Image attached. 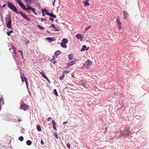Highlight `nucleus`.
<instances>
[{"label": "nucleus", "instance_id": "obj_51", "mask_svg": "<svg viewBox=\"0 0 149 149\" xmlns=\"http://www.w3.org/2000/svg\"><path fill=\"white\" fill-rule=\"evenodd\" d=\"M13 52L15 54L16 52L15 49L13 50Z\"/></svg>", "mask_w": 149, "mask_h": 149}, {"label": "nucleus", "instance_id": "obj_47", "mask_svg": "<svg viewBox=\"0 0 149 149\" xmlns=\"http://www.w3.org/2000/svg\"><path fill=\"white\" fill-rule=\"evenodd\" d=\"M12 48L13 49V50L15 49V48L13 46H12Z\"/></svg>", "mask_w": 149, "mask_h": 149}, {"label": "nucleus", "instance_id": "obj_44", "mask_svg": "<svg viewBox=\"0 0 149 149\" xmlns=\"http://www.w3.org/2000/svg\"><path fill=\"white\" fill-rule=\"evenodd\" d=\"M52 119V118L51 117H49L47 119V120L50 121V120Z\"/></svg>", "mask_w": 149, "mask_h": 149}, {"label": "nucleus", "instance_id": "obj_40", "mask_svg": "<svg viewBox=\"0 0 149 149\" xmlns=\"http://www.w3.org/2000/svg\"><path fill=\"white\" fill-rule=\"evenodd\" d=\"M50 27H52L53 28H55V26L54 25V24H52L50 26Z\"/></svg>", "mask_w": 149, "mask_h": 149}, {"label": "nucleus", "instance_id": "obj_26", "mask_svg": "<svg viewBox=\"0 0 149 149\" xmlns=\"http://www.w3.org/2000/svg\"><path fill=\"white\" fill-rule=\"evenodd\" d=\"M42 16H45V12H47V11L45 9H43L42 11Z\"/></svg>", "mask_w": 149, "mask_h": 149}, {"label": "nucleus", "instance_id": "obj_39", "mask_svg": "<svg viewBox=\"0 0 149 149\" xmlns=\"http://www.w3.org/2000/svg\"><path fill=\"white\" fill-rule=\"evenodd\" d=\"M45 78L46 79H47V81L49 82V83H50V80L49 79H48V78L47 77H45Z\"/></svg>", "mask_w": 149, "mask_h": 149}, {"label": "nucleus", "instance_id": "obj_28", "mask_svg": "<svg viewBox=\"0 0 149 149\" xmlns=\"http://www.w3.org/2000/svg\"><path fill=\"white\" fill-rule=\"evenodd\" d=\"M54 58L53 59H52L51 60L52 63H53L54 64H55L56 63V60L54 58V57H53Z\"/></svg>", "mask_w": 149, "mask_h": 149}, {"label": "nucleus", "instance_id": "obj_30", "mask_svg": "<svg viewBox=\"0 0 149 149\" xmlns=\"http://www.w3.org/2000/svg\"><path fill=\"white\" fill-rule=\"evenodd\" d=\"M91 28V26H87L85 29L84 31L85 32L87 31L88 29H90Z\"/></svg>", "mask_w": 149, "mask_h": 149}, {"label": "nucleus", "instance_id": "obj_16", "mask_svg": "<svg viewBox=\"0 0 149 149\" xmlns=\"http://www.w3.org/2000/svg\"><path fill=\"white\" fill-rule=\"evenodd\" d=\"M123 15L124 19H126L128 16V13L126 12L125 11H124Z\"/></svg>", "mask_w": 149, "mask_h": 149}, {"label": "nucleus", "instance_id": "obj_58", "mask_svg": "<svg viewBox=\"0 0 149 149\" xmlns=\"http://www.w3.org/2000/svg\"><path fill=\"white\" fill-rule=\"evenodd\" d=\"M72 77H74V75H72Z\"/></svg>", "mask_w": 149, "mask_h": 149}, {"label": "nucleus", "instance_id": "obj_32", "mask_svg": "<svg viewBox=\"0 0 149 149\" xmlns=\"http://www.w3.org/2000/svg\"><path fill=\"white\" fill-rule=\"evenodd\" d=\"M54 94H55V95H56V96H58V93H57V92L56 91V89H54Z\"/></svg>", "mask_w": 149, "mask_h": 149}, {"label": "nucleus", "instance_id": "obj_2", "mask_svg": "<svg viewBox=\"0 0 149 149\" xmlns=\"http://www.w3.org/2000/svg\"><path fill=\"white\" fill-rule=\"evenodd\" d=\"M26 6L22 8L24 10H26L29 13H31V10L34 13L35 15H36L37 13L36 12V9L33 8H32L31 6H29V5H26Z\"/></svg>", "mask_w": 149, "mask_h": 149}, {"label": "nucleus", "instance_id": "obj_64", "mask_svg": "<svg viewBox=\"0 0 149 149\" xmlns=\"http://www.w3.org/2000/svg\"><path fill=\"white\" fill-rule=\"evenodd\" d=\"M0 16L1 17V13H0Z\"/></svg>", "mask_w": 149, "mask_h": 149}, {"label": "nucleus", "instance_id": "obj_24", "mask_svg": "<svg viewBox=\"0 0 149 149\" xmlns=\"http://www.w3.org/2000/svg\"><path fill=\"white\" fill-rule=\"evenodd\" d=\"M36 129L38 131H41L40 126L38 125H37Z\"/></svg>", "mask_w": 149, "mask_h": 149}, {"label": "nucleus", "instance_id": "obj_17", "mask_svg": "<svg viewBox=\"0 0 149 149\" xmlns=\"http://www.w3.org/2000/svg\"><path fill=\"white\" fill-rule=\"evenodd\" d=\"M88 0L84 1H83V3H84L85 6H88L89 5V3L88 2Z\"/></svg>", "mask_w": 149, "mask_h": 149}, {"label": "nucleus", "instance_id": "obj_60", "mask_svg": "<svg viewBox=\"0 0 149 149\" xmlns=\"http://www.w3.org/2000/svg\"><path fill=\"white\" fill-rule=\"evenodd\" d=\"M88 48H86V51H87V50H88Z\"/></svg>", "mask_w": 149, "mask_h": 149}, {"label": "nucleus", "instance_id": "obj_21", "mask_svg": "<svg viewBox=\"0 0 149 149\" xmlns=\"http://www.w3.org/2000/svg\"><path fill=\"white\" fill-rule=\"evenodd\" d=\"M75 61H71L70 63H69L68 64V65L70 66L74 64H75Z\"/></svg>", "mask_w": 149, "mask_h": 149}, {"label": "nucleus", "instance_id": "obj_3", "mask_svg": "<svg viewBox=\"0 0 149 149\" xmlns=\"http://www.w3.org/2000/svg\"><path fill=\"white\" fill-rule=\"evenodd\" d=\"M5 19L7 27L9 29L11 27L12 24L11 16L10 15H9L8 16L6 15L5 18Z\"/></svg>", "mask_w": 149, "mask_h": 149}, {"label": "nucleus", "instance_id": "obj_14", "mask_svg": "<svg viewBox=\"0 0 149 149\" xmlns=\"http://www.w3.org/2000/svg\"><path fill=\"white\" fill-rule=\"evenodd\" d=\"M18 3H19L20 6L22 7V8H23L24 7H25V6L23 2L21 0H19L18 1Z\"/></svg>", "mask_w": 149, "mask_h": 149}, {"label": "nucleus", "instance_id": "obj_25", "mask_svg": "<svg viewBox=\"0 0 149 149\" xmlns=\"http://www.w3.org/2000/svg\"><path fill=\"white\" fill-rule=\"evenodd\" d=\"M40 73L41 75L42 76L44 77V78H45V77H47L46 76V75L45 74L44 72L43 71H41L40 72Z\"/></svg>", "mask_w": 149, "mask_h": 149}, {"label": "nucleus", "instance_id": "obj_43", "mask_svg": "<svg viewBox=\"0 0 149 149\" xmlns=\"http://www.w3.org/2000/svg\"><path fill=\"white\" fill-rule=\"evenodd\" d=\"M40 143H41V144L42 145H43L44 144V142H43V141H42V140H41V141Z\"/></svg>", "mask_w": 149, "mask_h": 149}, {"label": "nucleus", "instance_id": "obj_53", "mask_svg": "<svg viewBox=\"0 0 149 149\" xmlns=\"http://www.w3.org/2000/svg\"><path fill=\"white\" fill-rule=\"evenodd\" d=\"M13 32V31H10L9 32V33H12Z\"/></svg>", "mask_w": 149, "mask_h": 149}, {"label": "nucleus", "instance_id": "obj_41", "mask_svg": "<svg viewBox=\"0 0 149 149\" xmlns=\"http://www.w3.org/2000/svg\"><path fill=\"white\" fill-rule=\"evenodd\" d=\"M21 79H22V82H24V79H23V77H22V75H21Z\"/></svg>", "mask_w": 149, "mask_h": 149}, {"label": "nucleus", "instance_id": "obj_15", "mask_svg": "<svg viewBox=\"0 0 149 149\" xmlns=\"http://www.w3.org/2000/svg\"><path fill=\"white\" fill-rule=\"evenodd\" d=\"M79 83L80 85H79V86H80V87L82 89V87H84V84L83 81H81L79 82Z\"/></svg>", "mask_w": 149, "mask_h": 149}, {"label": "nucleus", "instance_id": "obj_63", "mask_svg": "<svg viewBox=\"0 0 149 149\" xmlns=\"http://www.w3.org/2000/svg\"><path fill=\"white\" fill-rule=\"evenodd\" d=\"M19 0H17V2H18V1H19Z\"/></svg>", "mask_w": 149, "mask_h": 149}, {"label": "nucleus", "instance_id": "obj_52", "mask_svg": "<svg viewBox=\"0 0 149 149\" xmlns=\"http://www.w3.org/2000/svg\"><path fill=\"white\" fill-rule=\"evenodd\" d=\"M13 52L15 54L16 52L15 49L13 50Z\"/></svg>", "mask_w": 149, "mask_h": 149}, {"label": "nucleus", "instance_id": "obj_31", "mask_svg": "<svg viewBox=\"0 0 149 149\" xmlns=\"http://www.w3.org/2000/svg\"><path fill=\"white\" fill-rule=\"evenodd\" d=\"M19 140L20 141H22L24 139V138L22 136H20L18 138Z\"/></svg>", "mask_w": 149, "mask_h": 149}, {"label": "nucleus", "instance_id": "obj_7", "mask_svg": "<svg viewBox=\"0 0 149 149\" xmlns=\"http://www.w3.org/2000/svg\"><path fill=\"white\" fill-rule=\"evenodd\" d=\"M116 21L117 23V24L118 25V30L120 31V30L121 27V26L122 25V23L120 22L119 16L118 17V18L116 19Z\"/></svg>", "mask_w": 149, "mask_h": 149}, {"label": "nucleus", "instance_id": "obj_8", "mask_svg": "<svg viewBox=\"0 0 149 149\" xmlns=\"http://www.w3.org/2000/svg\"><path fill=\"white\" fill-rule=\"evenodd\" d=\"M38 0H25V1L27 4H31L32 3H36L38 2Z\"/></svg>", "mask_w": 149, "mask_h": 149}, {"label": "nucleus", "instance_id": "obj_6", "mask_svg": "<svg viewBox=\"0 0 149 149\" xmlns=\"http://www.w3.org/2000/svg\"><path fill=\"white\" fill-rule=\"evenodd\" d=\"M29 107V106L24 104H22L20 105V109L24 111L26 110Z\"/></svg>", "mask_w": 149, "mask_h": 149}, {"label": "nucleus", "instance_id": "obj_10", "mask_svg": "<svg viewBox=\"0 0 149 149\" xmlns=\"http://www.w3.org/2000/svg\"><path fill=\"white\" fill-rule=\"evenodd\" d=\"M45 39L48 41L49 42H52L53 41H55L56 40V39L54 37H47L45 38Z\"/></svg>", "mask_w": 149, "mask_h": 149}, {"label": "nucleus", "instance_id": "obj_57", "mask_svg": "<svg viewBox=\"0 0 149 149\" xmlns=\"http://www.w3.org/2000/svg\"><path fill=\"white\" fill-rule=\"evenodd\" d=\"M21 55L22 56H23V55L22 52H21Z\"/></svg>", "mask_w": 149, "mask_h": 149}, {"label": "nucleus", "instance_id": "obj_46", "mask_svg": "<svg viewBox=\"0 0 149 149\" xmlns=\"http://www.w3.org/2000/svg\"><path fill=\"white\" fill-rule=\"evenodd\" d=\"M107 128H108L107 127L105 129V132H104V134L106 133V131H107Z\"/></svg>", "mask_w": 149, "mask_h": 149}, {"label": "nucleus", "instance_id": "obj_48", "mask_svg": "<svg viewBox=\"0 0 149 149\" xmlns=\"http://www.w3.org/2000/svg\"><path fill=\"white\" fill-rule=\"evenodd\" d=\"M7 34L8 36H9L10 35V33L8 32H7Z\"/></svg>", "mask_w": 149, "mask_h": 149}, {"label": "nucleus", "instance_id": "obj_33", "mask_svg": "<svg viewBox=\"0 0 149 149\" xmlns=\"http://www.w3.org/2000/svg\"><path fill=\"white\" fill-rule=\"evenodd\" d=\"M38 26L41 30H42L44 29L43 27L41 26L40 25H38Z\"/></svg>", "mask_w": 149, "mask_h": 149}, {"label": "nucleus", "instance_id": "obj_1", "mask_svg": "<svg viewBox=\"0 0 149 149\" xmlns=\"http://www.w3.org/2000/svg\"><path fill=\"white\" fill-rule=\"evenodd\" d=\"M130 133V131L128 128L125 129L123 131H120V135L123 138L128 137Z\"/></svg>", "mask_w": 149, "mask_h": 149}, {"label": "nucleus", "instance_id": "obj_36", "mask_svg": "<svg viewBox=\"0 0 149 149\" xmlns=\"http://www.w3.org/2000/svg\"><path fill=\"white\" fill-rule=\"evenodd\" d=\"M54 136H55V137H56V138L57 139H58V135H57V134H56L54 133Z\"/></svg>", "mask_w": 149, "mask_h": 149}, {"label": "nucleus", "instance_id": "obj_54", "mask_svg": "<svg viewBox=\"0 0 149 149\" xmlns=\"http://www.w3.org/2000/svg\"><path fill=\"white\" fill-rule=\"evenodd\" d=\"M6 4H3V7H4L6 6Z\"/></svg>", "mask_w": 149, "mask_h": 149}, {"label": "nucleus", "instance_id": "obj_37", "mask_svg": "<svg viewBox=\"0 0 149 149\" xmlns=\"http://www.w3.org/2000/svg\"><path fill=\"white\" fill-rule=\"evenodd\" d=\"M70 72V71L69 70H64L63 71V73H69Z\"/></svg>", "mask_w": 149, "mask_h": 149}, {"label": "nucleus", "instance_id": "obj_55", "mask_svg": "<svg viewBox=\"0 0 149 149\" xmlns=\"http://www.w3.org/2000/svg\"><path fill=\"white\" fill-rule=\"evenodd\" d=\"M18 51L19 52H20V53H21V52H22V51H20V50H19Z\"/></svg>", "mask_w": 149, "mask_h": 149}, {"label": "nucleus", "instance_id": "obj_38", "mask_svg": "<svg viewBox=\"0 0 149 149\" xmlns=\"http://www.w3.org/2000/svg\"><path fill=\"white\" fill-rule=\"evenodd\" d=\"M67 146L69 148H70V143H67Z\"/></svg>", "mask_w": 149, "mask_h": 149}, {"label": "nucleus", "instance_id": "obj_9", "mask_svg": "<svg viewBox=\"0 0 149 149\" xmlns=\"http://www.w3.org/2000/svg\"><path fill=\"white\" fill-rule=\"evenodd\" d=\"M19 14H20L25 19H26L28 21H30V19L27 17L26 15L24 14L23 13L21 12L20 11L19 12Z\"/></svg>", "mask_w": 149, "mask_h": 149}, {"label": "nucleus", "instance_id": "obj_45", "mask_svg": "<svg viewBox=\"0 0 149 149\" xmlns=\"http://www.w3.org/2000/svg\"><path fill=\"white\" fill-rule=\"evenodd\" d=\"M49 19L52 20V21L53 22L54 20V19L50 17L49 18Z\"/></svg>", "mask_w": 149, "mask_h": 149}, {"label": "nucleus", "instance_id": "obj_42", "mask_svg": "<svg viewBox=\"0 0 149 149\" xmlns=\"http://www.w3.org/2000/svg\"><path fill=\"white\" fill-rule=\"evenodd\" d=\"M55 0H53V1H52V4L54 6V3L55 2Z\"/></svg>", "mask_w": 149, "mask_h": 149}, {"label": "nucleus", "instance_id": "obj_62", "mask_svg": "<svg viewBox=\"0 0 149 149\" xmlns=\"http://www.w3.org/2000/svg\"><path fill=\"white\" fill-rule=\"evenodd\" d=\"M28 43L29 42V40H28L27 41V42Z\"/></svg>", "mask_w": 149, "mask_h": 149}, {"label": "nucleus", "instance_id": "obj_4", "mask_svg": "<svg viewBox=\"0 0 149 149\" xmlns=\"http://www.w3.org/2000/svg\"><path fill=\"white\" fill-rule=\"evenodd\" d=\"M8 6L12 10L16 13L19 14V12L17 11V9L15 6L9 1L7 2Z\"/></svg>", "mask_w": 149, "mask_h": 149}, {"label": "nucleus", "instance_id": "obj_18", "mask_svg": "<svg viewBox=\"0 0 149 149\" xmlns=\"http://www.w3.org/2000/svg\"><path fill=\"white\" fill-rule=\"evenodd\" d=\"M61 53V51L60 50H57L55 52L54 55L56 56H58Z\"/></svg>", "mask_w": 149, "mask_h": 149}, {"label": "nucleus", "instance_id": "obj_59", "mask_svg": "<svg viewBox=\"0 0 149 149\" xmlns=\"http://www.w3.org/2000/svg\"><path fill=\"white\" fill-rule=\"evenodd\" d=\"M24 58L23 56H22V58L23 59Z\"/></svg>", "mask_w": 149, "mask_h": 149}, {"label": "nucleus", "instance_id": "obj_27", "mask_svg": "<svg viewBox=\"0 0 149 149\" xmlns=\"http://www.w3.org/2000/svg\"><path fill=\"white\" fill-rule=\"evenodd\" d=\"M86 48V46L85 45L83 46L81 49V51L83 52L85 51V49Z\"/></svg>", "mask_w": 149, "mask_h": 149}, {"label": "nucleus", "instance_id": "obj_22", "mask_svg": "<svg viewBox=\"0 0 149 149\" xmlns=\"http://www.w3.org/2000/svg\"><path fill=\"white\" fill-rule=\"evenodd\" d=\"M32 143L31 141L29 140H27L26 141V144L28 146H30Z\"/></svg>", "mask_w": 149, "mask_h": 149}, {"label": "nucleus", "instance_id": "obj_13", "mask_svg": "<svg viewBox=\"0 0 149 149\" xmlns=\"http://www.w3.org/2000/svg\"><path fill=\"white\" fill-rule=\"evenodd\" d=\"M52 123L53 125V129L55 130H57L56 126V123L54 120H53Z\"/></svg>", "mask_w": 149, "mask_h": 149}, {"label": "nucleus", "instance_id": "obj_12", "mask_svg": "<svg viewBox=\"0 0 149 149\" xmlns=\"http://www.w3.org/2000/svg\"><path fill=\"white\" fill-rule=\"evenodd\" d=\"M46 14L47 15L50 16L51 17H52L55 18H56V16L54 15L52 13H49L47 12L46 13Z\"/></svg>", "mask_w": 149, "mask_h": 149}, {"label": "nucleus", "instance_id": "obj_61", "mask_svg": "<svg viewBox=\"0 0 149 149\" xmlns=\"http://www.w3.org/2000/svg\"><path fill=\"white\" fill-rule=\"evenodd\" d=\"M11 49V48H10L9 49V50H10Z\"/></svg>", "mask_w": 149, "mask_h": 149}, {"label": "nucleus", "instance_id": "obj_29", "mask_svg": "<svg viewBox=\"0 0 149 149\" xmlns=\"http://www.w3.org/2000/svg\"><path fill=\"white\" fill-rule=\"evenodd\" d=\"M24 79L25 80V81L26 83V87L27 89H28V84L27 82V79L26 78V77H24Z\"/></svg>", "mask_w": 149, "mask_h": 149}, {"label": "nucleus", "instance_id": "obj_35", "mask_svg": "<svg viewBox=\"0 0 149 149\" xmlns=\"http://www.w3.org/2000/svg\"><path fill=\"white\" fill-rule=\"evenodd\" d=\"M64 77L65 75H63L62 76L60 77V79L61 80H63L64 79Z\"/></svg>", "mask_w": 149, "mask_h": 149}, {"label": "nucleus", "instance_id": "obj_56", "mask_svg": "<svg viewBox=\"0 0 149 149\" xmlns=\"http://www.w3.org/2000/svg\"><path fill=\"white\" fill-rule=\"evenodd\" d=\"M18 120H19V121H21V119H18Z\"/></svg>", "mask_w": 149, "mask_h": 149}, {"label": "nucleus", "instance_id": "obj_50", "mask_svg": "<svg viewBox=\"0 0 149 149\" xmlns=\"http://www.w3.org/2000/svg\"><path fill=\"white\" fill-rule=\"evenodd\" d=\"M45 19L42 18L41 19V20L42 21H45Z\"/></svg>", "mask_w": 149, "mask_h": 149}, {"label": "nucleus", "instance_id": "obj_5", "mask_svg": "<svg viewBox=\"0 0 149 149\" xmlns=\"http://www.w3.org/2000/svg\"><path fill=\"white\" fill-rule=\"evenodd\" d=\"M92 64V62L91 61L88 60L86 61L85 63L84 64L82 68L84 69H88L91 66Z\"/></svg>", "mask_w": 149, "mask_h": 149}, {"label": "nucleus", "instance_id": "obj_34", "mask_svg": "<svg viewBox=\"0 0 149 149\" xmlns=\"http://www.w3.org/2000/svg\"><path fill=\"white\" fill-rule=\"evenodd\" d=\"M54 31H58L60 30L59 28L58 27H55V29L53 30Z\"/></svg>", "mask_w": 149, "mask_h": 149}, {"label": "nucleus", "instance_id": "obj_19", "mask_svg": "<svg viewBox=\"0 0 149 149\" xmlns=\"http://www.w3.org/2000/svg\"><path fill=\"white\" fill-rule=\"evenodd\" d=\"M68 42V39L66 38H63L62 40V42L65 44H67Z\"/></svg>", "mask_w": 149, "mask_h": 149}, {"label": "nucleus", "instance_id": "obj_20", "mask_svg": "<svg viewBox=\"0 0 149 149\" xmlns=\"http://www.w3.org/2000/svg\"><path fill=\"white\" fill-rule=\"evenodd\" d=\"M61 46L65 48H67V45H66L63 42H61Z\"/></svg>", "mask_w": 149, "mask_h": 149}, {"label": "nucleus", "instance_id": "obj_23", "mask_svg": "<svg viewBox=\"0 0 149 149\" xmlns=\"http://www.w3.org/2000/svg\"><path fill=\"white\" fill-rule=\"evenodd\" d=\"M68 58L69 60H71L72 59L73 57V55L72 54H70L68 56Z\"/></svg>", "mask_w": 149, "mask_h": 149}, {"label": "nucleus", "instance_id": "obj_11", "mask_svg": "<svg viewBox=\"0 0 149 149\" xmlns=\"http://www.w3.org/2000/svg\"><path fill=\"white\" fill-rule=\"evenodd\" d=\"M75 36L78 39L80 40L81 41H82L83 36L81 34L78 33Z\"/></svg>", "mask_w": 149, "mask_h": 149}, {"label": "nucleus", "instance_id": "obj_49", "mask_svg": "<svg viewBox=\"0 0 149 149\" xmlns=\"http://www.w3.org/2000/svg\"><path fill=\"white\" fill-rule=\"evenodd\" d=\"M68 123V122L67 121L64 122L63 123V124H66V123Z\"/></svg>", "mask_w": 149, "mask_h": 149}]
</instances>
